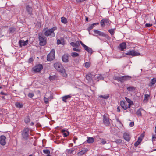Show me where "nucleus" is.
<instances>
[{
	"instance_id": "1",
	"label": "nucleus",
	"mask_w": 156,
	"mask_h": 156,
	"mask_svg": "<svg viewBox=\"0 0 156 156\" xmlns=\"http://www.w3.org/2000/svg\"><path fill=\"white\" fill-rule=\"evenodd\" d=\"M57 30V27H54L50 29H44L43 31H44V34L46 36H51L52 37H54L55 36V34L54 31Z\"/></svg>"
},
{
	"instance_id": "2",
	"label": "nucleus",
	"mask_w": 156,
	"mask_h": 156,
	"mask_svg": "<svg viewBox=\"0 0 156 156\" xmlns=\"http://www.w3.org/2000/svg\"><path fill=\"white\" fill-rule=\"evenodd\" d=\"M131 77L128 76H126L122 77H117L116 78V80L119 82H123L130 79Z\"/></svg>"
},
{
	"instance_id": "3",
	"label": "nucleus",
	"mask_w": 156,
	"mask_h": 156,
	"mask_svg": "<svg viewBox=\"0 0 156 156\" xmlns=\"http://www.w3.org/2000/svg\"><path fill=\"white\" fill-rule=\"evenodd\" d=\"M38 38L40 45L43 46L46 44L47 43V39L45 37L39 35Z\"/></svg>"
},
{
	"instance_id": "4",
	"label": "nucleus",
	"mask_w": 156,
	"mask_h": 156,
	"mask_svg": "<svg viewBox=\"0 0 156 156\" xmlns=\"http://www.w3.org/2000/svg\"><path fill=\"white\" fill-rule=\"evenodd\" d=\"M29 129L28 128H26L23 130L22 135L23 138L27 140L28 138L29 135Z\"/></svg>"
},
{
	"instance_id": "5",
	"label": "nucleus",
	"mask_w": 156,
	"mask_h": 156,
	"mask_svg": "<svg viewBox=\"0 0 156 156\" xmlns=\"http://www.w3.org/2000/svg\"><path fill=\"white\" fill-rule=\"evenodd\" d=\"M55 58V50H52L50 53L48 55L47 60L48 61H51L53 60Z\"/></svg>"
},
{
	"instance_id": "6",
	"label": "nucleus",
	"mask_w": 156,
	"mask_h": 156,
	"mask_svg": "<svg viewBox=\"0 0 156 156\" xmlns=\"http://www.w3.org/2000/svg\"><path fill=\"white\" fill-rule=\"evenodd\" d=\"M43 66L41 64H38L33 68L32 71L35 73L39 72L42 69Z\"/></svg>"
},
{
	"instance_id": "7",
	"label": "nucleus",
	"mask_w": 156,
	"mask_h": 156,
	"mask_svg": "<svg viewBox=\"0 0 156 156\" xmlns=\"http://www.w3.org/2000/svg\"><path fill=\"white\" fill-rule=\"evenodd\" d=\"M126 54L127 55H130L133 57L140 55V53L134 50H130L128 51Z\"/></svg>"
},
{
	"instance_id": "8",
	"label": "nucleus",
	"mask_w": 156,
	"mask_h": 156,
	"mask_svg": "<svg viewBox=\"0 0 156 156\" xmlns=\"http://www.w3.org/2000/svg\"><path fill=\"white\" fill-rule=\"evenodd\" d=\"M121 107L124 110H126L128 108H130L129 105H128L125 101H121L120 102Z\"/></svg>"
},
{
	"instance_id": "9",
	"label": "nucleus",
	"mask_w": 156,
	"mask_h": 156,
	"mask_svg": "<svg viewBox=\"0 0 156 156\" xmlns=\"http://www.w3.org/2000/svg\"><path fill=\"white\" fill-rule=\"evenodd\" d=\"M111 22L108 19H107L105 20H102L101 21L100 24L102 27H104L105 26V23L108 25L110 24Z\"/></svg>"
},
{
	"instance_id": "10",
	"label": "nucleus",
	"mask_w": 156,
	"mask_h": 156,
	"mask_svg": "<svg viewBox=\"0 0 156 156\" xmlns=\"http://www.w3.org/2000/svg\"><path fill=\"white\" fill-rule=\"evenodd\" d=\"M6 137L4 135H1L0 136V144L2 145H5L6 143Z\"/></svg>"
},
{
	"instance_id": "11",
	"label": "nucleus",
	"mask_w": 156,
	"mask_h": 156,
	"mask_svg": "<svg viewBox=\"0 0 156 156\" xmlns=\"http://www.w3.org/2000/svg\"><path fill=\"white\" fill-rule=\"evenodd\" d=\"M29 41L27 40L26 41H24L23 40H20L19 43L20 47H22L23 46H25L27 45L28 44Z\"/></svg>"
},
{
	"instance_id": "12",
	"label": "nucleus",
	"mask_w": 156,
	"mask_h": 156,
	"mask_svg": "<svg viewBox=\"0 0 156 156\" xmlns=\"http://www.w3.org/2000/svg\"><path fill=\"white\" fill-rule=\"evenodd\" d=\"M103 122L106 126H108L110 124L109 119L108 117L105 115L103 116Z\"/></svg>"
},
{
	"instance_id": "13",
	"label": "nucleus",
	"mask_w": 156,
	"mask_h": 156,
	"mask_svg": "<svg viewBox=\"0 0 156 156\" xmlns=\"http://www.w3.org/2000/svg\"><path fill=\"white\" fill-rule=\"evenodd\" d=\"M54 67L55 69L58 71L63 68L62 64L58 62L55 63Z\"/></svg>"
},
{
	"instance_id": "14",
	"label": "nucleus",
	"mask_w": 156,
	"mask_h": 156,
	"mask_svg": "<svg viewBox=\"0 0 156 156\" xmlns=\"http://www.w3.org/2000/svg\"><path fill=\"white\" fill-rule=\"evenodd\" d=\"M81 44L84 47V49L88 52L91 53L92 50V49L85 45L82 42H80Z\"/></svg>"
},
{
	"instance_id": "15",
	"label": "nucleus",
	"mask_w": 156,
	"mask_h": 156,
	"mask_svg": "<svg viewBox=\"0 0 156 156\" xmlns=\"http://www.w3.org/2000/svg\"><path fill=\"white\" fill-rule=\"evenodd\" d=\"M123 137L124 139L127 141H129L131 138L129 134L126 133H124Z\"/></svg>"
},
{
	"instance_id": "16",
	"label": "nucleus",
	"mask_w": 156,
	"mask_h": 156,
	"mask_svg": "<svg viewBox=\"0 0 156 156\" xmlns=\"http://www.w3.org/2000/svg\"><path fill=\"white\" fill-rule=\"evenodd\" d=\"M62 60L64 62L67 63L69 62V56L67 55H64L62 57Z\"/></svg>"
},
{
	"instance_id": "17",
	"label": "nucleus",
	"mask_w": 156,
	"mask_h": 156,
	"mask_svg": "<svg viewBox=\"0 0 156 156\" xmlns=\"http://www.w3.org/2000/svg\"><path fill=\"white\" fill-rule=\"evenodd\" d=\"M94 34L100 36H105V34L101 31L98 30H94Z\"/></svg>"
},
{
	"instance_id": "18",
	"label": "nucleus",
	"mask_w": 156,
	"mask_h": 156,
	"mask_svg": "<svg viewBox=\"0 0 156 156\" xmlns=\"http://www.w3.org/2000/svg\"><path fill=\"white\" fill-rule=\"evenodd\" d=\"M59 72L61 73V75L64 77H66L67 76V74L66 73V70L63 68Z\"/></svg>"
},
{
	"instance_id": "19",
	"label": "nucleus",
	"mask_w": 156,
	"mask_h": 156,
	"mask_svg": "<svg viewBox=\"0 0 156 156\" xmlns=\"http://www.w3.org/2000/svg\"><path fill=\"white\" fill-rule=\"evenodd\" d=\"M80 41H77L76 43L72 42L70 43V45L73 47H78L80 46Z\"/></svg>"
},
{
	"instance_id": "20",
	"label": "nucleus",
	"mask_w": 156,
	"mask_h": 156,
	"mask_svg": "<svg viewBox=\"0 0 156 156\" xmlns=\"http://www.w3.org/2000/svg\"><path fill=\"white\" fill-rule=\"evenodd\" d=\"M26 9L28 14L31 15L32 12V7L28 5L26 6Z\"/></svg>"
},
{
	"instance_id": "21",
	"label": "nucleus",
	"mask_w": 156,
	"mask_h": 156,
	"mask_svg": "<svg viewBox=\"0 0 156 156\" xmlns=\"http://www.w3.org/2000/svg\"><path fill=\"white\" fill-rule=\"evenodd\" d=\"M126 47V44L125 43L123 42L120 44V47L121 48V50L122 51Z\"/></svg>"
},
{
	"instance_id": "22",
	"label": "nucleus",
	"mask_w": 156,
	"mask_h": 156,
	"mask_svg": "<svg viewBox=\"0 0 156 156\" xmlns=\"http://www.w3.org/2000/svg\"><path fill=\"white\" fill-rule=\"evenodd\" d=\"M125 99L126 101V102L128 103V105H129L130 107L131 105H133V102L132 101L129 99L128 98L126 97H125Z\"/></svg>"
},
{
	"instance_id": "23",
	"label": "nucleus",
	"mask_w": 156,
	"mask_h": 156,
	"mask_svg": "<svg viewBox=\"0 0 156 156\" xmlns=\"http://www.w3.org/2000/svg\"><path fill=\"white\" fill-rule=\"evenodd\" d=\"M150 95L147 94H145L144 99L143 102L144 103H146L148 101V100L150 97Z\"/></svg>"
},
{
	"instance_id": "24",
	"label": "nucleus",
	"mask_w": 156,
	"mask_h": 156,
	"mask_svg": "<svg viewBox=\"0 0 156 156\" xmlns=\"http://www.w3.org/2000/svg\"><path fill=\"white\" fill-rule=\"evenodd\" d=\"M71 96L70 95H66L64 96H63L62 98V101L65 102H66L67 100L69 98H71Z\"/></svg>"
},
{
	"instance_id": "25",
	"label": "nucleus",
	"mask_w": 156,
	"mask_h": 156,
	"mask_svg": "<svg viewBox=\"0 0 156 156\" xmlns=\"http://www.w3.org/2000/svg\"><path fill=\"white\" fill-rule=\"evenodd\" d=\"M15 105L16 107L18 108H21L23 106V104L20 102H17L15 104Z\"/></svg>"
},
{
	"instance_id": "26",
	"label": "nucleus",
	"mask_w": 156,
	"mask_h": 156,
	"mask_svg": "<svg viewBox=\"0 0 156 156\" xmlns=\"http://www.w3.org/2000/svg\"><path fill=\"white\" fill-rule=\"evenodd\" d=\"M127 89L129 92H133L135 90V88L133 86H130L127 88Z\"/></svg>"
},
{
	"instance_id": "27",
	"label": "nucleus",
	"mask_w": 156,
	"mask_h": 156,
	"mask_svg": "<svg viewBox=\"0 0 156 156\" xmlns=\"http://www.w3.org/2000/svg\"><path fill=\"white\" fill-rule=\"evenodd\" d=\"M62 132L63 133L64 137H66L69 134V132L65 130H62Z\"/></svg>"
},
{
	"instance_id": "28",
	"label": "nucleus",
	"mask_w": 156,
	"mask_h": 156,
	"mask_svg": "<svg viewBox=\"0 0 156 156\" xmlns=\"http://www.w3.org/2000/svg\"><path fill=\"white\" fill-rule=\"evenodd\" d=\"M99 23H93L90 26H89V27H88V30H92L94 26L95 25H98L99 24Z\"/></svg>"
},
{
	"instance_id": "29",
	"label": "nucleus",
	"mask_w": 156,
	"mask_h": 156,
	"mask_svg": "<svg viewBox=\"0 0 156 156\" xmlns=\"http://www.w3.org/2000/svg\"><path fill=\"white\" fill-rule=\"evenodd\" d=\"M143 110L141 108L139 109L136 112V114L138 117H140L142 116V113L141 110Z\"/></svg>"
},
{
	"instance_id": "30",
	"label": "nucleus",
	"mask_w": 156,
	"mask_h": 156,
	"mask_svg": "<svg viewBox=\"0 0 156 156\" xmlns=\"http://www.w3.org/2000/svg\"><path fill=\"white\" fill-rule=\"evenodd\" d=\"M87 142L89 143H92L94 142V140L93 137H88Z\"/></svg>"
},
{
	"instance_id": "31",
	"label": "nucleus",
	"mask_w": 156,
	"mask_h": 156,
	"mask_svg": "<svg viewBox=\"0 0 156 156\" xmlns=\"http://www.w3.org/2000/svg\"><path fill=\"white\" fill-rule=\"evenodd\" d=\"M86 152L85 150H81L77 153V155L78 156H81L84 154Z\"/></svg>"
},
{
	"instance_id": "32",
	"label": "nucleus",
	"mask_w": 156,
	"mask_h": 156,
	"mask_svg": "<svg viewBox=\"0 0 156 156\" xmlns=\"http://www.w3.org/2000/svg\"><path fill=\"white\" fill-rule=\"evenodd\" d=\"M24 122L26 123H28L30 121V119L29 116H27L24 119Z\"/></svg>"
},
{
	"instance_id": "33",
	"label": "nucleus",
	"mask_w": 156,
	"mask_h": 156,
	"mask_svg": "<svg viewBox=\"0 0 156 156\" xmlns=\"http://www.w3.org/2000/svg\"><path fill=\"white\" fill-rule=\"evenodd\" d=\"M156 82V79L155 78H153V79H152L151 81H150V84H151V85H150L151 86H152V85H154V84Z\"/></svg>"
},
{
	"instance_id": "34",
	"label": "nucleus",
	"mask_w": 156,
	"mask_h": 156,
	"mask_svg": "<svg viewBox=\"0 0 156 156\" xmlns=\"http://www.w3.org/2000/svg\"><path fill=\"white\" fill-rule=\"evenodd\" d=\"M86 78L88 81H90L92 79L91 75H87L86 76Z\"/></svg>"
},
{
	"instance_id": "35",
	"label": "nucleus",
	"mask_w": 156,
	"mask_h": 156,
	"mask_svg": "<svg viewBox=\"0 0 156 156\" xmlns=\"http://www.w3.org/2000/svg\"><path fill=\"white\" fill-rule=\"evenodd\" d=\"M71 55L73 57H75L78 56L79 54L76 52H72L71 54Z\"/></svg>"
},
{
	"instance_id": "36",
	"label": "nucleus",
	"mask_w": 156,
	"mask_h": 156,
	"mask_svg": "<svg viewBox=\"0 0 156 156\" xmlns=\"http://www.w3.org/2000/svg\"><path fill=\"white\" fill-rule=\"evenodd\" d=\"M100 98H101L105 99H107L109 97V95L108 94H107L106 95H101L99 96Z\"/></svg>"
},
{
	"instance_id": "37",
	"label": "nucleus",
	"mask_w": 156,
	"mask_h": 156,
	"mask_svg": "<svg viewBox=\"0 0 156 156\" xmlns=\"http://www.w3.org/2000/svg\"><path fill=\"white\" fill-rule=\"evenodd\" d=\"M61 21L62 23H67V20L64 17H62L61 18Z\"/></svg>"
},
{
	"instance_id": "38",
	"label": "nucleus",
	"mask_w": 156,
	"mask_h": 156,
	"mask_svg": "<svg viewBox=\"0 0 156 156\" xmlns=\"http://www.w3.org/2000/svg\"><path fill=\"white\" fill-rule=\"evenodd\" d=\"M115 29H111L108 30V32L110 33L112 35H113L114 33V31Z\"/></svg>"
},
{
	"instance_id": "39",
	"label": "nucleus",
	"mask_w": 156,
	"mask_h": 156,
	"mask_svg": "<svg viewBox=\"0 0 156 156\" xmlns=\"http://www.w3.org/2000/svg\"><path fill=\"white\" fill-rule=\"evenodd\" d=\"M43 152L45 154H47V155L49 154L50 153L49 151L47 149L43 150Z\"/></svg>"
},
{
	"instance_id": "40",
	"label": "nucleus",
	"mask_w": 156,
	"mask_h": 156,
	"mask_svg": "<svg viewBox=\"0 0 156 156\" xmlns=\"http://www.w3.org/2000/svg\"><path fill=\"white\" fill-rule=\"evenodd\" d=\"M114 142H115L117 144H120L122 142V140L121 139H117L116 140L114 141Z\"/></svg>"
},
{
	"instance_id": "41",
	"label": "nucleus",
	"mask_w": 156,
	"mask_h": 156,
	"mask_svg": "<svg viewBox=\"0 0 156 156\" xmlns=\"http://www.w3.org/2000/svg\"><path fill=\"white\" fill-rule=\"evenodd\" d=\"M145 136V132H144L142 134H141L140 136L138 138H140L141 140H143Z\"/></svg>"
},
{
	"instance_id": "42",
	"label": "nucleus",
	"mask_w": 156,
	"mask_h": 156,
	"mask_svg": "<svg viewBox=\"0 0 156 156\" xmlns=\"http://www.w3.org/2000/svg\"><path fill=\"white\" fill-rule=\"evenodd\" d=\"M90 62H87L85 63V67L86 68H88L90 66Z\"/></svg>"
},
{
	"instance_id": "43",
	"label": "nucleus",
	"mask_w": 156,
	"mask_h": 156,
	"mask_svg": "<svg viewBox=\"0 0 156 156\" xmlns=\"http://www.w3.org/2000/svg\"><path fill=\"white\" fill-rule=\"evenodd\" d=\"M48 98L46 97H44V100L45 103L47 104L48 102Z\"/></svg>"
},
{
	"instance_id": "44",
	"label": "nucleus",
	"mask_w": 156,
	"mask_h": 156,
	"mask_svg": "<svg viewBox=\"0 0 156 156\" xmlns=\"http://www.w3.org/2000/svg\"><path fill=\"white\" fill-rule=\"evenodd\" d=\"M74 151V150L73 149H69L67 151V152L68 154H72L73 153V152Z\"/></svg>"
},
{
	"instance_id": "45",
	"label": "nucleus",
	"mask_w": 156,
	"mask_h": 156,
	"mask_svg": "<svg viewBox=\"0 0 156 156\" xmlns=\"http://www.w3.org/2000/svg\"><path fill=\"white\" fill-rule=\"evenodd\" d=\"M57 44L58 45L62 44H64V42H62L61 41V40L59 39L57 40Z\"/></svg>"
},
{
	"instance_id": "46",
	"label": "nucleus",
	"mask_w": 156,
	"mask_h": 156,
	"mask_svg": "<svg viewBox=\"0 0 156 156\" xmlns=\"http://www.w3.org/2000/svg\"><path fill=\"white\" fill-rule=\"evenodd\" d=\"M34 96V94L32 93H29L28 95V97L30 98H32Z\"/></svg>"
},
{
	"instance_id": "47",
	"label": "nucleus",
	"mask_w": 156,
	"mask_h": 156,
	"mask_svg": "<svg viewBox=\"0 0 156 156\" xmlns=\"http://www.w3.org/2000/svg\"><path fill=\"white\" fill-rule=\"evenodd\" d=\"M34 59L33 57H31L29 58V59L28 62L29 63H31L33 62L34 61Z\"/></svg>"
},
{
	"instance_id": "48",
	"label": "nucleus",
	"mask_w": 156,
	"mask_h": 156,
	"mask_svg": "<svg viewBox=\"0 0 156 156\" xmlns=\"http://www.w3.org/2000/svg\"><path fill=\"white\" fill-rule=\"evenodd\" d=\"M152 141H155L156 140V135L153 134L152 136Z\"/></svg>"
},
{
	"instance_id": "49",
	"label": "nucleus",
	"mask_w": 156,
	"mask_h": 156,
	"mask_svg": "<svg viewBox=\"0 0 156 156\" xmlns=\"http://www.w3.org/2000/svg\"><path fill=\"white\" fill-rule=\"evenodd\" d=\"M145 27H151L152 26V24H149V23H146L145 25Z\"/></svg>"
},
{
	"instance_id": "50",
	"label": "nucleus",
	"mask_w": 156,
	"mask_h": 156,
	"mask_svg": "<svg viewBox=\"0 0 156 156\" xmlns=\"http://www.w3.org/2000/svg\"><path fill=\"white\" fill-rule=\"evenodd\" d=\"M55 78V76H50L49 77V79L50 80H53Z\"/></svg>"
},
{
	"instance_id": "51",
	"label": "nucleus",
	"mask_w": 156,
	"mask_h": 156,
	"mask_svg": "<svg viewBox=\"0 0 156 156\" xmlns=\"http://www.w3.org/2000/svg\"><path fill=\"white\" fill-rule=\"evenodd\" d=\"M77 138L76 136H74L73 140L74 143H76V141L77 140Z\"/></svg>"
},
{
	"instance_id": "52",
	"label": "nucleus",
	"mask_w": 156,
	"mask_h": 156,
	"mask_svg": "<svg viewBox=\"0 0 156 156\" xmlns=\"http://www.w3.org/2000/svg\"><path fill=\"white\" fill-rule=\"evenodd\" d=\"M73 50L75 51H76L78 52H80V50L78 49H76V48H73Z\"/></svg>"
},
{
	"instance_id": "53",
	"label": "nucleus",
	"mask_w": 156,
	"mask_h": 156,
	"mask_svg": "<svg viewBox=\"0 0 156 156\" xmlns=\"http://www.w3.org/2000/svg\"><path fill=\"white\" fill-rule=\"evenodd\" d=\"M101 142L103 144H104L106 143V141L104 139H102L101 141Z\"/></svg>"
},
{
	"instance_id": "54",
	"label": "nucleus",
	"mask_w": 156,
	"mask_h": 156,
	"mask_svg": "<svg viewBox=\"0 0 156 156\" xmlns=\"http://www.w3.org/2000/svg\"><path fill=\"white\" fill-rule=\"evenodd\" d=\"M134 122H130V124H129V126L130 127H133L134 126Z\"/></svg>"
},
{
	"instance_id": "55",
	"label": "nucleus",
	"mask_w": 156,
	"mask_h": 156,
	"mask_svg": "<svg viewBox=\"0 0 156 156\" xmlns=\"http://www.w3.org/2000/svg\"><path fill=\"white\" fill-rule=\"evenodd\" d=\"M140 144V143H139L137 141H136V142L134 144V145L136 147L139 144Z\"/></svg>"
},
{
	"instance_id": "56",
	"label": "nucleus",
	"mask_w": 156,
	"mask_h": 156,
	"mask_svg": "<svg viewBox=\"0 0 156 156\" xmlns=\"http://www.w3.org/2000/svg\"><path fill=\"white\" fill-rule=\"evenodd\" d=\"M142 140L141 139H140V138H138L137 141L140 144Z\"/></svg>"
},
{
	"instance_id": "57",
	"label": "nucleus",
	"mask_w": 156,
	"mask_h": 156,
	"mask_svg": "<svg viewBox=\"0 0 156 156\" xmlns=\"http://www.w3.org/2000/svg\"><path fill=\"white\" fill-rule=\"evenodd\" d=\"M14 31V29L12 28H10L9 29V31L10 32H12Z\"/></svg>"
},
{
	"instance_id": "58",
	"label": "nucleus",
	"mask_w": 156,
	"mask_h": 156,
	"mask_svg": "<svg viewBox=\"0 0 156 156\" xmlns=\"http://www.w3.org/2000/svg\"><path fill=\"white\" fill-rule=\"evenodd\" d=\"M117 111L118 112H120V109L119 107H118L117 108Z\"/></svg>"
},
{
	"instance_id": "59",
	"label": "nucleus",
	"mask_w": 156,
	"mask_h": 156,
	"mask_svg": "<svg viewBox=\"0 0 156 156\" xmlns=\"http://www.w3.org/2000/svg\"><path fill=\"white\" fill-rule=\"evenodd\" d=\"M83 0H76L77 2H80L82 1Z\"/></svg>"
},
{
	"instance_id": "60",
	"label": "nucleus",
	"mask_w": 156,
	"mask_h": 156,
	"mask_svg": "<svg viewBox=\"0 0 156 156\" xmlns=\"http://www.w3.org/2000/svg\"><path fill=\"white\" fill-rule=\"evenodd\" d=\"M1 94H2V95H5L6 94H5L3 92H1Z\"/></svg>"
},
{
	"instance_id": "61",
	"label": "nucleus",
	"mask_w": 156,
	"mask_h": 156,
	"mask_svg": "<svg viewBox=\"0 0 156 156\" xmlns=\"http://www.w3.org/2000/svg\"><path fill=\"white\" fill-rule=\"evenodd\" d=\"M86 21H88V18H86Z\"/></svg>"
},
{
	"instance_id": "62",
	"label": "nucleus",
	"mask_w": 156,
	"mask_h": 156,
	"mask_svg": "<svg viewBox=\"0 0 156 156\" xmlns=\"http://www.w3.org/2000/svg\"><path fill=\"white\" fill-rule=\"evenodd\" d=\"M31 125H34V123H33V122H32L31 123Z\"/></svg>"
},
{
	"instance_id": "63",
	"label": "nucleus",
	"mask_w": 156,
	"mask_h": 156,
	"mask_svg": "<svg viewBox=\"0 0 156 156\" xmlns=\"http://www.w3.org/2000/svg\"><path fill=\"white\" fill-rule=\"evenodd\" d=\"M47 156H50V155H49H49H47Z\"/></svg>"
},
{
	"instance_id": "64",
	"label": "nucleus",
	"mask_w": 156,
	"mask_h": 156,
	"mask_svg": "<svg viewBox=\"0 0 156 156\" xmlns=\"http://www.w3.org/2000/svg\"><path fill=\"white\" fill-rule=\"evenodd\" d=\"M29 156H33L32 155H29Z\"/></svg>"
}]
</instances>
